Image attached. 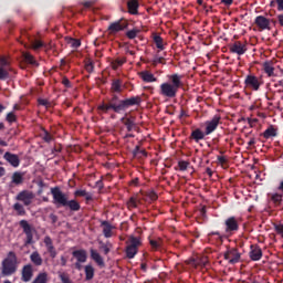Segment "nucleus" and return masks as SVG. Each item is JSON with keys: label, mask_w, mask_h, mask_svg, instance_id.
I'll return each instance as SVG.
<instances>
[{"label": "nucleus", "mask_w": 283, "mask_h": 283, "mask_svg": "<svg viewBox=\"0 0 283 283\" xmlns=\"http://www.w3.org/2000/svg\"><path fill=\"white\" fill-rule=\"evenodd\" d=\"M187 167H189V163H187V161H179V169H180V171H187Z\"/></svg>", "instance_id": "nucleus-50"}, {"label": "nucleus", "mask_w": 283, "mask_h": 283, "mask_svg": "<svg viewBox=\"0 0 283 283\" xmlns=\"http://www.w3.org/2000/svg\"><path fill=\"white\" fill-rule=\"evenodd\" d=\"M101 249H103L105 255H107V253H109V251H112V243L107 242L105 244H102Z\"/></svg>", "instance_id": "nucleus-48"}, {"label": "nucleus", "mask_w": 283, "mask_h": 283, "mask_svg": "<svg viewBox=\"0 0 283 283\" xmlns=\"http://www.w3.org/2000/svg\"><path fill=\"white\" fill-rule=\"evenodd\" d=\"M15 200L23 202L24 207H30L34 202V192L29 190H22L15 197Z\"/></svg>", "instance_id": "nucleus-5"}, {"label": "nucleus", "mask_w": 283, "mask_h": 283, "mask_svg": "<svg viewBox=\"0 0 283 283\" xmlns=\"http://www.w3.org/2000/svg\"><path fill=\"white\" fill-rule=\"evenodd\" d=\"M270 8H276L279 12H283V0L270 1Z\"/></svg>", "instance_id": "nucleus-31"}, {"label": "nucleus", "mask_w": 283, "mask_h": 283, "mask_svg": "<svg viewBox=\"0 0 283 283\" xmlns=\"http://www.w3.org/2000/svg\"><path fill=\"white\" fill-rule=\"evenodd\" d=\"M127 109V104L125 101L119 102L118 104H114L113 111H115L117 114H120V112H125Z\"/></svg>", "instance_id": "nucleus-28"}, {"label": "nucleus", "mask_w": 283, "mask_h": 283, "mask_svg": "<svg viewBox=\"0 0 283 283\" xmlns=\"http://www.w3.org/2000/svg\"><path fill=\"white\" fill-rule=\"evenodd\" d=\"M255 23L258 28H261V30H269V27L271 25V21L263 15L256 17Z\"/></svg>", "instance_id": "nucleus-11"}, {"label": "nucleus", "mask_w": 283, "mask_h": 283, "mask_svg": "<svg viewBox=\"0 0 283 283\" xmlns=\"http://www.w3.org/2000/svg\"><path fill=\"white\" fill-rule=\"evenodd\" d=\"M250 258L254 262H258V260H261L262 259V249L252 245L251 251H250Z\"/></svg>", "instance_id": "nucleus-17"}, {"label": "nucleus", "mask_w": 283, "mask_h": 283, "mask_svg": "<svg viewBox=\"0 0 283 283\" xmlns=\"http://www.w3.org/2000/svg\"><path fill=\"white\" fill-rule=\"evenodd\" d=\"M218 161L220 163V165H224V163H227V158L224 156H219Z\"/></svg>", "instance_id": "nucleus-59"}, {"label": "nucleus", "mask_w": 283, "mask_h": 283, "mask_svg": "<svg viewBox=\"0 0 283 283\" xmlns=\"http://www.w3.org/2000/svg\"><path fill=\"white\" fill-rule=\"evenodd\" d=\"M4 160L10 164L11 167H19L21 165V160L19 159V156L12 153H6L3 155Z\"/></svg>", "instance_id": "nucleus-10"}, {"label": "nucleus", "mask_w": 283, "mask_h": 283, "mask_svg": "<svg viewBox=\"0 0 283 283\" xmlns=\"http://www.w3.org/2000/svg\"><path fill=\"white\" fill-rule=\"evenodd\" d=\"M205 125H206V136L213 134V132H216V129H218V126L220 125V116L219 115L213 116L212 119L207 120Z\"/></svg>", "instance_id": "nucleus-6"}, {"label": "nucleus", "mask_w": 283, "mask_h": 283, "mask_svg": "<svg viewBox=\"0 0 283 283\" xmlns=\"http://www.w3.org/2000/svg\"><path fill=\"white\" fill-rule=\"evenodd\" d=\"M14 211H17L18 216H25V208L23 205L17 202L13 205Z\"/></svg>", "instance_id": "nucleus-35"}, {"label": "nucleus", "mask_w": 283, "mask_h": 283, "mask_svg": "<svg viewBox=\"0 0 283 283\" xmlns=\"http://www.w3.org/2000/svg\"><path fill=\"white\" fill-rule=\"evenodd\" d=\"M73 256L77 260V262H87V252L85 250L73 251Z\"/></svg>", "instance_id": "nucleus-20"}, {"label": "nucleus", "mask_w": 283, "mask_h": 283, "mask_svg": "<svg viewBox=\"0 0 283 283\" xmlns=\"http://www.w3.org/2000/svg\"><path fill=\"white\" fill-rule=\"evenodd\" d=\"M84 198H85V200H92V193L86 192Z\"/></svg>", "instance_id": "nucleus-64"}, {"label": "nucleus", "mask_w": 283, "mask_h": 283, "mask_svg": "<svg viewBox=\"0 0 283 283\" xmlns=\"http://www.w3.org/2000/svg\"><path fill=\"white\" fill-rule=\"evenodd\" d=\"M277 21H279V25H281V28H283V14L277 15Z\"/></svg>", "instance_id": "nucleus-61"}, {"label": "nucleus", "mask_w": 283, "mask_h": 283, "mask_svg": "<svg viewBox=\"0 0 283 283\" xmlns=\"http://www.w3.org/2000/svg\"><path fill=\"white\" fill-rule=\"evenodd\" d=\"M0 67L10 70V60H8V57H6V56H0Z\"/></svg>", "instance_id": "nucleus-37"}, {"label": "nucleus", "mask_w": 283, "mask_h": 283, "mask_svg": "<svg viewBox=\"0 0 283 283\" xmlns=\"http://www.w3.org/2000/svg\"><path fill=\"white\" fill-rule=\"evenodd\" d=\"M20 227L23 229V232L27 235L25 244H32V240L34 238V234L32 233V226H30V223L27 220H21Z\"/></svg>", "instance_id": "nucleus-8"}, {"label": "nucleus", "mask_w": 283, "mask_h": 283, "mask_svg": "<svg viewBox=\"0 0 283 283\" xmlns=\"http://www.w3.org/2000/svg\"><path fill=\"white\" fill-rule=\"evenodd\" d=\"M62 83H63V85H64L65 87H70V80H69L67 77H64V78L62 80Z\"/></svg>", "instance_id": "nucleus-60"}, {"label": "nucleus", "mask_w": 283, "mask_h": 283, "mask_svg": "<svg viewBox=\"0 0 283 283\" xmlns=\"http://www.w3.org/2000/svg\"><path fill=\"white\" fill-rule=\"evenodd\" d=\"M263 71L268 76H275V66H273V62L271 61L263 63Z\"/></svg>", "instance_id": "nucleus-21"}, {"label": "nucleus", "mask_w": 283, "mask_h": 283, "mask_svg": "<svg viewBox=\"0 0 283 283\" xmlns=\"http://www.w3.org/2000/svg\"><path fill=\"white\" fill-rule=\"evenodd\" d=\"M113 92H122L123 86L120 85V81L116 80L112 84Z\"/></svg>", "instance_id": "nucleus-42"}, {"label": "nucleus", "mask_w": 283, "mask_h": 283, "mask_svg": "<svg viewBox=\"0 0 283 283\" xmlns=\"http://www.w3.org/2000/svg\"><path fill=\"white\" fill-rule=\"evenodd\" d=\"M51 193L53 196L54 205H59V207H67V196H65L59 188H52Z\"/></svg>", "instance_id": "nucleus-4"}, {"label": "nucleus", "mask_w": 283, "mask_h": 283, "mask_svg": "<svg viewBox=\"0 0 283 283\" xmlns=\"http://www.w3.org/2000/svg\"><path fill=\"white\" fill-rule=\"evenodd\" d=\"M275 231L283 238V224L275 226Z\"/></svg>", "instance_id": "nucleus-53"}, {"label": "nucleus", "mask_w": 283, "mask_h": 283, "mask_svg": "<svg viewBox=\"0 0 283 283\" xmlns=\"http://www.w3.org/2000/svg\"><path fill=\"white\" fill-rule=\"evenodd\" d=\"M275 136H277V130H275V128H273V127H269V128L263 133V137H264V138H275Z\"/></svg>", "instance_id": "nucleus-32"}, {"label": "nucleus", "mask_w": 283, "mask_h": 283, "mask_svg": "<svg viewBox=\"0 0 283 283\" xmlns=\"http://www.w3.org/2000/svg\"><path fill=\"white\" fill-rule=\"evenodd\" d=\"M226 231L227 233L231 231H238V220H235L233 217H230L226 220Z\"/></svg>", "instance_id": "nucleus-12"}, {"label": "nucleus", "mask_w": 283, "mask_h": 283, "mask_svg": "<svg viewBox=\"0 0 283 283\" xmlns=\"http://www.w3.org/2000/svg\"><path fill=\"white\" fill-rule=\"evenodd\" d=\"M43 42H41V40H34L32 43H31V48L33 50H41V48H43Z\"/></svg>", "instance_id": "nucleus-44"}, {"label": "nucleus", "mask_w": 283, "mask_h": 283, "mask_svg": "<svg viewBox=\"0 0 283 283\" xmlns=\"http://www.w3.org/2000/svg\"><path fill=\"white\" fill-rule=\"evenodd\" d=\"M67 43L71 45V48H81V40L70 38Z\"/></svg>", "instance_id": "nucleus-43"}, {"label": "nucleus", "mask_w": 283, "mask_h": 283, "mask_svg": "<svg viewBox=\"0 0 283 283\" xmlns=\"http://www.w3.org/2000/svg\"><path fill=\"white\" fill-rule=\"evenodd\" d=\"M140 76L145 83H156V77L151 74V72L144 71L140 73Z\"/></svg>", "instance_id": "nucleus-22"}, {"label": "nucleus", "mask_w": 283, "mask_h": 283, "mask_svg": "<svg viewBox=\"0 0 283 283\" xmlns=\"http://www.w3.org/2000/svg\"><path fill=\"white\" fill-rule=\"evenodd\" d=\"M220 2L223 6H227L229 8V6H233V0H220Z\"/></svg>", "instance_id": "nucleus-55"}, {"label": "nucleus", "mask_w": 283, "mask_h": 283, "mask_svg": "<svg viewBox=\"0 0 283 283\" xmlns=\"http://www.w3.org/2000/svg\"><path fill=\"white\" fill-rule=\"evenodd\" d=\"M150 245L153 247V249H158V247H160V243H158V241L156 240H150Z\"/></svg>", "instance_id": "nucleus-57"}, {"label": "nucleus", "mask_w": 283, "mask_h": 283, "mask_svg": "<svg viewBox=\"0 0 283 283\" xmlns=\"http://www.w3.org/2000/svg\"><path fill=\"white\" fill-rule=\"evenodd\" d=\"M94 70V64H92V62H90L88 64H86V71L87 72H93Z\"/></svg>", "instance_id": "nucleus-58"}, {"label": "nucleus", "mask_w": 283, "mask_h": 283, "mask_svg": "<svg viewBox=\"0 0 283 283\" xmlns=\"http://www.w3.org/2000/svg\"><path fill=\"white\" fill-rule=\"evenodd\" d=\"M128 209H136L138 207V198L132 197L127 202Z\"/></svg>", "instance_id": "nucleus-38"}, {"label": "nucleus", "mask_w": 283, "mask_h": 283, "mask_svg": "<svg viewBox=\"0 0 283 283\" xmlns=\"http://www.w3.org/2000/svg\"><path fill=\"white\" fill-rule=\"evenodd\" d=\"M10 69L0 67V81H6V78H10Z\"/></svg>", "instance_id": "nucleus-36"}, {"label": "nucleus", "mask_w": 283, "mask_h": 283, "mask_svg": "<svg viewBox=\"0 0 283 283\" xmlns=\"http://www.w3.org/2000/svg\"><path fill=\"white\" fill-rule=\"evenodd\" d=\"M126 103V107H129L132 105H138V103H140V98L138 97H130L126 101H124Z\"/></svg>", "instance_id": "nucleus-40"}, {"label": "nucleus", "mask_w": 283, "mask_h": 283, "mask_svg": "<svg viewBox=\"0 0 283 283\" xmlns=\"http://www.w3.org/2000/svg\"><path fill=\"white\" fill-rule=\"evenodd\" d=\"M188 264H191L192 266H198V264H200L198 261H196V259H192L190 261H188Z\"/></svg>", "instance_id": "nucleus-62"}, {"label": "nucleus", "mask_w": 283, "mask_h": 283, "mask_svg": "<svg viewBox=\"0 0 283 283\" xmlns=\"http://www.w3.org/2000/svg\"><path fill=\"white\" fill-rule=\"evenodd\" d=\"M32 275H33V270H32V265H24L22 269V280L23 282H30V280H32Z\"/></svg>", "instance_id": "nucleus-14"}, {"label": "nucleus", "mask_w": 283, "mask_h": 283, "mask_svg": "<svg viewBox=\"0 0 283 283\" xmlns=\"http://www.w3.org/2000/svg\"><path fill=\"white\" fill-rule=\"evenodd\" d=\"M140 244H143L140 238L129 237L126 248L127 258H129L130 260L135 258L136 253H138V247H140Z\"/></svg>", "instance_id": "nucleus-3"}, {"label": "nucleus", "mask_w": 283, "mask_h": 283, "mask_svg": "<svg viewBox=\"0 0 283 283\" xmlns=\"http://www.w3.org/2000/svg\"><path fill=\"white\" fill-rule=\"evenodd\" d=\"M169 78L171 82H166L160 85L159 94L166 98H176L178 90H180V85H182V77L178 74H174L170 75Z\"/></svg>", "instance_id": "nucleus-1"}, {"label": "nucleus", "mask_w": 283, "mask_h": 283, "mask_svg": "<svg viewBox=\"0 0 283 283\" xmlns=\"http://www.w3.org/2000/svg\"><path fill=\"white\" fill-rule=\"evenodd\" d=\"M122 30H125V25H123L120 22H113L108 27L109 34H117V32H122Z\"/></svg>", "instance_id": "nucleus-19"}, {"label": "nucleus", "mask_w": 283, "mask_h": 283, "mask_svg": "<svg viewBox=\"0 0 283 283\" xmlns=\"http://www.w3.org/2000/svg\"><path fill=\"white\" fill-rule=\"evenodd\" d=\"M30 260L31 262H33V264H35V266H41V264H43V259L41 258V254H39V252H33L30 255Z\"/></svg>", "instance_id": "nucleus-23"}, {"label": "nucleus", "mask_w": 283, "mask_h": 283, "mask_svg": "<svg viewBox=\"0 0 283 283\" xmlns=\"http://www.w3.org/2000/svg\"><path fill=\"white\" fill-rule=\"evenodd\" d=\"M128 11L130 12V14L138 13V0H129L128 1Z\"/></svg>", "instance_id": "nucleus-24"}, {"label": "nucleus", "mask_w": 283, "mask_h": 283, "mask_svg": "<svg viewBox=\"0 0 283 283\" xmlns=\"http://www.w3.org/2000/svg\"><path fill=\"white\" fill-rule=\"evenodd\" d=\"M103 234L105 238H112L114 235V227L109 222H102Z\"/></svg>", "instance_id": "nucleus-16"}, {"label": "nucleus", "mask_w": 283, "mask_h": 283, "mask_svg": "<svg viewBox=\"0 0 283 283\" xmlns=\"http://www.w3.org/2000/svg\"><path fill=\"white\" fill-rule=\"evenodd\" d=\"M144 200L146 202H154L155 200H158V195L154 192L153 190H149L146 192Z\"/></svg>", "instance_id": "nucleus-27"}, {"label": "nucleus", "mask_w": 283, "mask_h": 283, "mask_svg": "<svg viewBox=\"0 0 283 283\" xmlns=\"http://www.w3.org/2000/svg\"><path fill=\"white\" fill-rule=\"evenodd\" d=\"M86 280H92L94 277V266L86 265L84 268Z\"/></svg>", "instance_id": "nucleus-34"}, {"label": "nucleus", "mask_w": 283, "mask_h": 283, "mask_svg": "<svg viewBox=\"0 0 283 283\" xmlns=\"http://www.w3.org/2000/svg\"><path fill=\"white\" fill-rule=\"evenodd\" d=\"M125 62V59L115 60L114 62H112L113 70H118V67H120V65H123Z\"/></svg>", "instance_id": "nucleus-41"}, {"label": "nucleus", "mask_w": 283, "mask_h": 283, "mask_svg": "<svg viewBox=\"0 0 283 283\" xmlns=\"http://www.w3.org/2000/svg\"><path fill=\"white\" fill-rule=\"evenodd\" d=\"M23 176H25L23 172H14L12 175L13 185H23Z\"/></svg>", "instance_id": "nucleus-25"}, {"label": "nucleus", "mask_w": 283, "mask_h": 283, "mask_svg": "<svg viewBox=\"0 0 283 283\" xmlns=\"http://www.w3.org/2000/svg\"><path fill=\"white\" fill-rule=\"evenodd\" d=\"M59 277L62 283H72V281L70 280V276H67V274L65 273H60Z\"/></svg>", "instance_id": "nucleus-47"}, {"label": "nucleus", "mask_w": 283, "mask_h": 283, "mask_svg": "<svg viewBox=\"0 0 283 283\" xmlns=\"http://www.w3.org/2000/svg\"><path fill=\"white\" fill-rule=\"evenodd\" d=\"M154 43L158 50H165V40H163L160 35H154Z\"/></svg>", "instance_id": "nucleus-29"}, {"label": "nucleus", "mask_w": 283, "mask_h": 283, "mask_svg": "<svg viewBox=\"0 0 283 283\" xmlns=\"http://www.w3.org/2000/svg\"><path fill=\"white\" fill-rule=\"evenodd\" d=\"M17 272V254L9 252L8 256L2 261L1 273L2 275H12Z\"/></svg>", "instance_id": "nucleus-2"}, {"label": "nucleus", "mask_w": 283, "mask_h": 283, "mask_svg": "<svg viewBox=\"0 0 283 283\" xmlns=\"http://www.w3.org/2000/svg\"><path fill=\"white\" fill-rule=\"evenodd\" d=\"M66 207L71 209V211H78L81 209V205L76 200L66 201Z\"/></svg>", "instance_id": "nucleus-33"}, {"label": "nucleus", "mask_w": 283, "mask_h": 283, "mask_svg": "<svg viewBox=\"0 0 283 283\" xmlns=\"http://www.w3.org/2000/svg\"><path fill=\"white\" fill-rule=\"evenodd\" d=\"M32 283H48V273L46 272L39 273Z\"/></svg>", "instance_id": "nucleus-30"}, {"label": "nucleus", "mask_w": 283, "mask_h": 283, "mask_svg": "<svg viewBox=\"0 0 283 283\" xmlns=\"http://www.w3.org/2000/svg\"><path fill=\"white\" fill-rule=\"evenodd\" d=\"M191 136H192L193 140H196V143H199V140H202L205 138V136H207V134L202 133V130H200V129H196L191 133Z\"/></svg>", "instance_id": "nucleus-26"}, {"label": "nucleus", "mask_w": 283, "mask_h": 283, "mask_svg": "<svg viewBox=\"0 0 283 283\" xmlns=\"http://www.w3.org/2000/svg\"><path fill=\"white\" fill-rule=\"evenodd\" d=\"M240 258H242V254L238 252L237 249H229L224 253V260H227L229 264H238V262H240Z\"/></svg>", "instance_id": "nucleus-7"}, {"label": "nucleus", "mask_w": 283, "mask_h": 283, "mask_svg": "<svg viewBox=\"0 0 283 283\" xmlns=\"http://www.w3.org/2000/svg\"><path fill=\"white\" fill-rule=\"evenodd\" d=\"M247 87L258 92L260 90V80L255 75H248L244 81Z\"/></svg>", "instance_id": "nucleus-9"}, {"label": "nucleus", "mask_w": 283, "mask_h": 283, "mask_svg": "<svg viewBox=\"0 0 283 283\" xmlns=\"http://www.w3.org/2000/svg\"><path fill=\"white\" fill-rule=\"evenodd\" d=\"M23 56L27 63H30V65H36V60H34V56H32V54L24 53Z\"/></svg>", "instance_id": "nucleus-39"}, {"label": "nucleus", "mask_w": 283, "mask_h": 283, "mask_svg": "<svg viewBox=\"0 0 283 283\" xmlns=\"http://www.w3.org/2000/svg\"><path fill=\"white\" fill-rule=\"evenodd\" d=\"M272 200H273V202H282V195H280V193H274V195H272Z\"/></svg>", "instance_id": "nucleus-51"}, {"label": "nucleus", "mask_w": 283, "mask_h": 283, "mask_svg": "<svg viewBox=\"0 0 283 283\" xmlns=\"http://www.w3.org/2000/svg\"><path fill=\"white\" fill-rule=\"evenodd\" d=\"M67 264V260L65 259V256H61V265L65 266Z\"/></svg>", "instance_id": "nucleus-63"}, {"label": "nucleus", "mask_w": 283, "mask_h": 283, "mask_svg": "<svg viewBox=\"0 0 283 283\" xmlns=\"http://www.w3.org/2000/svg\"><path fill=\"white\" fill-rule=\"evenodd\" d=\"M230 50L234 54H239V56H242V54L247 52V45L242 44V42H235Z\"/></svg>", "instance_id": "nucleus-13"}, {"label": "nucleus", "mask_w": 283, "mask_h": 283, "mask_svg": "<svg viewBox=\"0 0 283 283\" xmlns=\"http://www.w3.org/2000/svg\"><path fill=\"white\" fill-rule=\"evenodd\" d=\"M7 120H8L9 123H14V120H17V116H14V113H9V114L7 115Z\"/></svg>", "instance_id": "nucleus-52"}, {"label": "nucleus", "mask_w": 283, "mask_h": 283, "mask_svg": "<svg viewBox=\"0 0 283 283\" xmlns=\"http://www.w3.org/2000/svg\"><path fill=\"white\" fill-rule=\"evenodd\" d=\"M44 244L48 249V252L50 253L51 258H56V250L54 249V244L52 243V238L45 237L44 238Z\"/></svg>", "instance_id": "nucleus-15"}, {"label": "nucleus", "mask_w": 283, "mask_h": 283, "mask_svg": "<svg viewBox=\"0 0 283 283\" xmlns=\"http://www.w3.org/2000/svg\"><path fill=\"white\" fill-rule=\"evenodd\" d=\"M85 193H87V191H85V190H76L75 191V196H78V197H82V198H84Z\"/></svg>", "instance_id": "nucleus-56"}, {"label": "nucleus", "mask_w": 283, "mask_h": 283, "mask_svg": "<svg viewBox=\"0 0 283 283\" xmlns=\"http://www.w3.org/2000/svg\"><path fill=\"white\" fill-rule=\"evenodd\" d=\"M91 258L98 264V266H105V261L103 260V256L98 253V251L91 249Z\"/></svg>", "instance_id": "nucleus-18"}, {"label": "nucleus", "mask_w": 283, "mask_h": 283, "mask_svg": "<svg viewBox=\"0 0 283 283\" xmlns=\"http://www.w3.org/2000/svg\"><path fill=\"white\" fill-rule=\"evenodd\" d=\"M43 140H45V143H52V135L45 132Z\"/></svg>", "instance_id": "nucleus-54"}, {"label": "nucleus", "mask_w": 283, "mask_h": 283, "mask_svg": "<svg viewBox=\"0 0 283 283\" xmlns=\"http://www.w3.org/2000/svg\"><path fill=\"white\" fill-rule=\"evenodd\" d=\"M138 32H140V30H138V29H133V30H130V31H128V32L126 33V36H127L128 39H136V36H138Z\"/></svg>", "instance_id": "nucleus-45"}, {"label": "nucleus", "mask_w": 283, "mask_h": 283, "mask_svg": "<svg viewBox=\"0 0 283 283\" xmlns=\"http://www.w3.org/2000/svg\"><path fill=\"white\" fill-rule=\"evenodd\" d=\"M125 125H126L128 132H132V130L134 129V120H132V119H126V120H125Z\"/></svg>", "instance_id": "nucleus-49"}, {"label": "nucleus", "mask_w": 283, "mask_h": 283, "mask_svg": "<svg viewBox=\"0 0 283 283\" xmlns=\"http://www.w3.org/2000/svg\"><path fill=\"white\" fill-rule=\"evenodd\" d=\"M101 112H109V109H114V104H102L98 106Z\"/></svg>", "instance_id": "nucleus-46"}]
</instances>
